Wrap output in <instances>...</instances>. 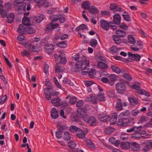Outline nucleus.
Returning a JSON list of instances; mask_svg holds the SVG:
<instances>
[{"label":"nucleus","mask_w":152,"mask_h":152,"mask_svg":"<svg viewBox=\"0 0 152 152\" xmlns=\"http://www.w3.org/2000/svg\"><path fill=\"white\" fill-rule=\"evenodd\" d=\"M83 60L78 61L76 63L75 67L71 69L72 71L78 72L80 71L84 66H88L90 63L89 60L85 59V57H83Z\"/></svg>","instance_id":"1"},{"label":"nucleus","mask_w":152,"mask_h":152,"mask_svg":"<svg viewBox=\"0 0 152 152\" xmlns=\"http://www.w3.org/2000/svg\"><path fill=\"white\" fill-rule=\"evenodd\" d=\"M129 86L131 88L134 89L136 90L137 93L140 94L144 95L148 97L150 96L149 93L144 89H140V85L139 84L137 83L130 85Z\"/></svg>","instance_id":"2"},{"label":"nucleus","mask_w":152,"mask_h":152,"mask_svg":"<svg viewBox=\"0 0 152 152\" xmlns=\"http://www.w3.org/2000/svg\"><path fill=\"white\" fill-rule=\"evenodd\" d=\"M115 89L118 93L122 94L126 91V85L123 82L117 83L115 84Z\"/></svg>","instance_id":"3"},{"label":"nucleus","mask_w":152,"mask_h":152,"mask_svg":"<svg viewBox=\"0 0 152 152\" xmlns=\"http://www.w3.org/2000/svg\"><path fill=\"white\" fill-rule=\"evenodd\" d=\"M84 121L91 127L96 126L98 123L97 120L93 116L88 115L86 118L85 119Z\"/></svg>","instance_id":"4"},{"label":"nucleus","mask_w":152,"mask_h":152,"mask_svg":"<svg viewBox=\"0 0 152 152\" xmlns=\"http://www.w3.org/2000/svg\"><path fill=\"white\" fill-rule=\"evenodd\" d=\"M116 104L115 106L116 109L118 110H121L123 109V105L126 107L127 105V102L125 101H122L120 99L118 98L116 100Z\"/></svg>","instance_id":"5"},{"label":"nucleus","mask_w":152,"mask_h":152,"mask_svg":"<svg viewBox=\"0 0 152 152\" xmlns=\"http://www.w3.org/2000/svg\"><path fill=\"white\" fill-rule=\"evenodd\" d=\"M77 112L78 115L80 116L84 121L85 119L86 118L88 115L87 114L84 109L81 107L77 108Z\"/></svg>","instance_id":"6"},{"label":"nucleus","mask_w":152,"mask_h":152,"mask_svg":"<svg viewBox=\"0 0 152 152\" xmlns=\"http://www.w3.org/2000/svg\"><path fill=\"white\" fill-rule=\"evenodd\" d=\"M128 54L129 57V59L137 61H139L141 58L140 56L138 54H134L129 52Z\"/></svg>","instance_id":"7"},{"label":"nucleus","mask_w":152,"mask_h":152,"mask_svg":"<svg viewBox=\"0 0 152 152\" xmlns=\"http://www.w3.org/2000/svg\"><path fill=\"white\" fill-rule=\"evenodd\" d=\"M100 23L101 26L102 28L106 31H107L109 30L110 26L109 22H107V21L105 20H101L100 21Z\"/></svg>","instance_id":"8"},{"label":"nucleus","mask_w":152,"mask_h":152,"mask_svg":"<svg viewBox=\"0 0 152 152\" xmlns=\"http://www.w3.org/2000/svg\"><path fill=\"white\" fill-rule=\"evenodd\" d=\"M45 48L48 54H51L53 52L54 48L52 44L47 43L45 46Z\"/></svg>","instance_id":"9"},{"label":"nucleus","mask_w":152,"mask_h":152,"mask_svg":"<svg viewBox=\"0 0 152 152\" xmlns=\"http://www.w3.org/2000/svg\"><path fill=\"white\" fill-rule=\"evenodd\" d=\"M86 101L88 102H91L94 104H96L98 102V100L96 97L91 95L86 97Z\"/></svg>","instance_id":"10"},{"label":"nucleus","mask_w":152,"mask_h":152,"mask_svg":"<svg viewBox=\"0 0 152 152\" xmlns=\"http://www.w3.org/2000/svg\"><path fill=\"white\" fill-rule=\"evenodd\" d=\"M76 137L79 139H83L85 137V133L81 129H78L76 133Z\"/></svg>","instance_id":"11"},{"label":"nucleus","mask_w":152,"mask_h":152,"mask_svg":"<svg viewBox=\"0 0 152 152\" xmlns=\"http://www.w3.org/2000/svg\"><path fill=\"white\" fill-rule=\"evenodd\" d=\"M121 17L119 14H115L113 15V21L114 24H119L121 22Z\"/></svg>","instance_id":"12"},{"label":"nucleus","mask_w":152,"mask_h":152,"mask_svg":"<svg viewBox=\"0 0 152 152\" xmlns=\"http://www.w3.org/2000/svg\"><path fill=\"white\" fill-rule=\"evenodd\" d=\"M61 99L59 97L53 98L51 100L52 104L54 106L58 107L61 106Z\"/></svg>","instance_id":"13"},{"label":"nucleus","mask_w":152,"mask_h":152,"mask_svg":"<svg viewBox=\"0 0 152 152\" xmlns=\"http://www.w3.org/2000/svg\"><path fill=\"white\" fill-rule=\"evenodd\" d=\"M130 114V112L129 110H126L122 112L119 115L120 117L124 118L126 120L129 117Z\"/></svg>","instance_id":"14"},{"label":"nucleus","mask_w":152,"mask_h":152,"mask_svg":"<svg viewBox=\"0 0 152 152\" xmlns=\"http://www.w3.org/2000/svg\"><path fill=\"white\" fill-rule=\"evenodd\" d=\"M51 116L53 119H56L58 117V114L57 110L53 108L51 111Z\"/></svg>","instance_id":"15"},{"label":"nucleus","mask_w":152,"mask_h":152,"mask_svg":"<svg viewBox=\"0 0 152 152\" xmlns=\"http://www.w3.org/2000/svg\"><path fill=\"white\" fill-rule=\"evenodd\" d=\"M128 100L130 104L132 105L135 106L137 104L139 103L138 99L135 97H129Z\"/></svg>","instance_id":"16"},{"label":"nucleus","mask_w":152,"mask_h":152,"mask_svg":"<svg viewBox=\"0 0 152 152\" xmlns=\"http://www.w3.org/2000/svg\"><path fill=\"white\" fill-rule=\"evenodd\" d=\"M115 33L117 36L121 37H124L126 34V32L124 30L120 29L116 30Z\"/></svg>","instance_id":"17"},{"label":"nucleus","mask_w":152,"mask_h":152,"mask_svg":"<svg viewBox=\"0 0 152 152\" xmlns=\"http://www.w3.org/2000/svg\"><path fill=\"white\" fill-rule=\"evenodd\" d=\"M126 120L120 117L119 116L118 120L117 122V124L119 125L123 126H126Z\"/></svg>","instance_id":"18"},{"label":"nucleus","mask_w":152,"mask_h":152,"mask_svg":"<svg viewBox=\"0 0 152 152\" xmlns=\"http://www.w3.org/2000/svg\"><path fill=\"white\" fill-rule=\"evenodd\" d=\"M117 113H114L113 114L112 117L110 120V124H115L117 121Z\"/></svg>","instance_id":"19"},{"label":"nucleus","mask_w":152,"mask_h":152,"mask_svg":"<svg viewBox=\"0 0 152 152\" xmlns=\"http://www.w3.org/2000/svg\"><path fill=\"white\" fill-rule=\"evenodd\" d=\"M15 17V15L13 13L9 14L7 17V21L9 23H12Z\"/></svg>","instance_id":"20"},{"label":"nucleus","mask_w":152,"mask_h":152,"mask_svg":"<svg viewBox=\"0 0 152 152\" xmlns=\"http://www.w3.org/2000/svg\"><path fill=\"white\" fill-rule=\"evenodd\" d=\"M59 58L61 63L65 64L66 63V58L65 55L64 53L61 52L59 54Z\"/></svg>","instance_id":"21"},{"label":"nucleus","mask_w":152,"mask_h":152,"mask_svg":"<svg viewBox=\"0 0 152 152\" xmlns=\"http://www.w3.org/2000/svg\"><path fill=\"white\" fill-rule=\"evenodd\" d=\"M88 10L92 14L98 13L99 12V10L94 5L91 6L89 7Z\"/></svg>","instance_id":"22"},{"label":"nucleus","mask_w":152,"mask_h":152,"mask_svg":"<svg viewBox=\"0 0 152 152\" xmlns=\"http://www.w3.org/2000/svg\"><path fill=\"white\" fill-rule=\"evenodd\" d=\"M26 3H23L22 5L19 6L18 11L20 13H23V12L26 11Z\"/></svg>","instance_id":"23"},{"label":"nucleus","mask_w":152,"mask_h":152,"mask_svg":"<svg viewBox=\"0 0 152 152\" xmlns=\"http://www.w3.org/2000/svg\"><path fill=\"white\" fill-rule=\"evenodd\" d=\"M7 11L4 9V7L1 4H0V14L1 15L3 18H5L7 15Z\"/></svg>","instance_id":"24"},{"label":"nucleus","mask_w":152,"mask_h":152,"mask_svg":"<svg viewBox=\"0 0 152 152\" xmlns=\"http://www.w3.org/2000/svg\"><path fill=\"white\" fill-rule=\"evenodd\" d=\"M17 30L19 33L24 34L26 32V29L22 25L20 24Z\"/></svg>","instance_id":"25"},{"label":"nucleus","mask_w":152,"mask_h":152,"mask_svg":"<svg viewBox=\"0 0 152 152\" xmlns=\"http://www.w3.org/2000/svg\"><path fill=\"white\" fill-rule=\"evenodd\" d=\"M109 141L112 144H114L115 146L118 147L119 144V142L118 140H116L114 137H112L109 138Z\"/></svg>","instance_id":"26"},{"label":"nucleus","mask_w":152,"mask_h":152,"mask_svg":"<svg viewBox=\"0 0 152 152\" xmlns=\"http://www.w3.org/2000/svg\"><path fill=\"white\" fill-rule=\"evenodd\" d=\"M60 64V63H57L56 66L55 71L56 73L63 72L64 71V67L60 66H58Z\"/></svg>","instance_id":"27"},{"label":"nucleus","mask_w":152,"mask_h":152,"mask_svg":"<svg viewBox=\"0 0 152 152\" xmlns=\"http://www.w3.org/2000/svg\"><path fill=\"white\" fill-rule=\"evenodd\" d=\"M134 119L133 118H131L126 121V126H130L134 124Z\"/></svg>","instance_id":"28"},{"label":"nucleus","mask_w":152,"mask_h":152,"mask_svg":"<svg viewBox=\"0 0 152 152\" xmlns=\"http://www.w3.org/2000/svg\"><path fill=\"white\" fill-rule=\"evenodd\" d=\"M98 66L101 69H105L108 68L107 65L104 62L99 61L97 63Z\"/></svg>","instance_id":"29"},{"label":"nucleus","mask_w":152,"mask_h":152,"mask_svg":"<svg viewBox=\"0 0 152 152\" xmlns=\"http://www.w3.org/2000/svg\"><path fill=\"white\" fill-rule=\"evenodd\" d=\"M130 143L127 142H124L121 145V148L123 149H128L130 147Z\"/></svg>","instance_id":"30"},{"label":"nucleus","mask_w":152,"mask_h":152,"mask_svg":"<svg viewBox=\"0 0 152 152\" xmlns=\"http://www.w3.org/2000/svg\"><path fill=\"white\" fill-rule=\"evenodd\" d=\"M113 40L115 42L117 45H119L121 42V40L119 37L116 35H113Z\"/></svg>","instance_id":"31"},{"label":"nucleus","mask_w":152,"mask_h":152,"mask_svg":"<svg viewBox=\"0 0 152 152\" xmlns=\"http://www.w3.org/2000/svg\"><path fill=\"white\" fill-rule=\"evenodd\" d=\"M30 20L28 17H24L22 20V23L25 26H29L30 25L29 23Z\"/></svg>","instance_id":"32"},{"label":"nucleus","mask_w":152,"mask_h":152,"mask_svg":"<svg viewBox=\"0 0 152 152\" xmlns=\"http://www.w3.org/2000/svg\"><path fill=\"white\" fill-rule=\"evenodd\" d=\"M88 28L87 26L85 24H82L77 27L75 29V31H78L80 30H84Z\"/></svg>","instance_id":"33"},{"label":"nucleus","mask_w":152,"mask_h":152,"mask_svg":"<svg viewBox=\"0 0 152 152\" xmlns=\"http://www.w3.org/2000/svg\"><path fill=\"white\" fill-rule=\"evenodd\" d=\"M89 65L84 66L83 68L81 69L82 70L81 74L83 75H85L88 73L89 69Z\"/></svg>","instance_id":"34"},{"label":"nucleus","mask_w":152,"mask_h":152,"mask_svg":"<svg viewBox=\"0 0 152 152\" xmlns=\"http://www.w3.org/2000/svg\"><path fill=\"white\" fill-rule=\"evenodd\" d=\"M151 147H152V142H146L145 147L143 148V151L146 152L149 150Z\"/></svg>","instance_id":"35"},{"label":"nucleus","mask_w":152,"mask_h":152,"mask_svg":"<svg viewBox=\"0 0 152 152\" xmlns=\"http://www.w3.org/2000/svg\"><path fill=\"white\" fill-rule=\"evenodd\" d=\"M111 68L113 72L119 74L121 73L120 69L117 66L112 65L111 66Z\"/></svg>","instance_id":"36"},{"label":"nucleus","mask_w":152,"mask_h":152,"mask_svg":"<svg viewBox=\"0 0 152 152\" xmlns=\"http://www.w3.org/2000/svg\"><path fill=\"white\" fill-rule=\"evenodd\" d=\"M124 19L127 21H130L131 20V18L130 17V16L127 12H123L122 15Z\"/></svg>","instance_id":"37"},{"label":"nucleus","mask_w":152,"mask_h":152,"mask_svg":"<svg viewBox=\"0 0 152 152\" xmlns=\"http://www.w3.org/2000/svg\"><path fill=\"white\" fill-rule=\"evenodd\" d=\"M131 145H132L131 148H133V150L134 151H137L139 148L140 145L136 142H132L131 143Z\"/></svg>","instance_id":"38"},{"label":"nucleus","mask_w":152,"mask_h":152,"mask_svg":"<svg viewBox=\"0 0 152 152\" xmlns=\"http://www.w3.org/2000/svg\"><path fill=\"white\" fill-rule=\"evenodd\" d=\"M64 130L58 129L56 132V136L58 139L61 138L62 136Z\"/></svg>","instance_id":"39"},{"label":"nucleus","mask_w":152,"mask_h":152,"mask_svg":"<svg viewBox=\"0 0 152 152\" xmlns=\"http://www.w3.org/2000/svg\"><path fill=\"white\" fill-rule=\"evenodd\" d=\"M128 42L130 44L134 45L136 43V40L132 35H129L128 36Z\"/></svg>","instance_id":"40"},{"label":"nucleus","mask_w":152,"mask_h":152,"mask_svg":"<svg viewBox=\"0 0 152 152\" xmlns=\"http://www.w3.org/2000/svg\"><path fill=\"white\" fill-rule=\"evenodd\" d=\"M87 146L90 148H93L95 147V145L90 140H86Z\"/></svg>","instance_id":"41"},{"label":"nucleus","mask_w":152,"mask_h":152,"mask_svg":"<svg viewBox=\"0 0 152 152\" xmlns=\"http://www.w3.org/2000/svg\"><path fill=\"white\" fill-rule=\"evenodd\" d=\"M83 8L86 10H88L90 7V4L88 1H85L82 4Z\"/></svg>","instance_id":"42"},{"label":"nucleus","mask_w":152,"mask_h":152,"mask_svg":"<svg viewBox=\"0 0 152 152\" xmlns=\"http://www.w3.org/2000/svg\"><path fill=\"white\" fill-rule=\"evenodd\" d=\"M71 138V136L70 134L67 132H64V140L68 141Z\"/></svg>","instance_id":"43"},{"label":"nucleus","mask_w":152,"mask_h":152,"mask_svg":"<svg viewBox=\"0 0 152 152\" xmlns=\"http://www.w3.org/2000/svg\"><path fill=\"white\" fill-rule=\"evenodd\" d=\"M80 129V128L74 126H71L69 128V130L70 132L73 133L75 132L76 133L77 132V131L78 130V129Z\"/></svg>","instance_id":"44"},{"label":"nucleus","mask_w":152,"mask_h":152,"mask_svg":"<svg viewBox=\"0 0 152 152\" xmlns=\"http://www.w3.org/2000/svg\"><path fill=\"white\" fill-rule=\"evenodd\" d=\"M121 76L123 77L129 81H130L132 80V77L129 74L127 73H124L123 74L121 75Z\"/></svg>","instance_id":"45"},{"label":"nucleus","mask_w":152,"mask_h":152,"mask_svg":"<svg viewBox=\"0 0 152 152\" xmlns=\"http://www.w3.org/2000/svg\"><path fill=\"white\" fill-rule=\"evenodd\" d=\"M66 41H63L61 42L58 43L56 44L57 46L61 48H65L67 46Z\"/></svg>","instance_id":"46"},{"label":"nucleus","mask_w":152,"mask_h":152,"mask_svg":"<svg viewBox=\"0 0 152 152\" xmlns=\"http://www.w3.org/2000/svg\"><path fill=\"white\" fill-rule=\"evenodd\" d=\"M26 32L28 34H32L35 33V31L31 27H27L26 28Z\"/></svg>","instance_id":"47"},{"label":"nucleus","mask_w":152,"mask_h":152,"mask_svg":"<svg viewBox=\"0 0 152 152\" xmlns=\"http://www.w3.org/2000/svg\"><path fill=\"white\" fill-rule=\"evenodd\" d=\"M89 44L91 46L95 47L97 44V42L96 39H93L91 40Z\"/></svg>","instance_id":"48"},{"label":"nucleus","mask_w":152,"mask_h":152,"mask_svg":"<svg viewBox=\"0 0 152 152\" xmlns=\"http://www.w3.org/2000/svg\"><path fill=\"white\" fill-rule=\"evenodd\" d=\"M44 15L43 14H40V15L37 16L36 18V21L38 23H40L42 21L44 18Z\"/></svg>","instance_id":"49"},{"label":"nucleus","mask_w":152,"mask_h":152,"mask_svg":"<svg viewBox=\"0 0 152 152\" xmlns=\"http://www.w3.org/2000/svg\"><path fill=\"white\" fill-rule=\"evenodd\" d=\"M88 75L91 78H93L94 75H96V72L94 69H92L88 72Z\"/></svg>","instance_id":"50"},{"label":"nucleus","mask_w":152,"mask_h":152,"mask_svg":"<svg viewBox=\"0 0 152 152\" xmlns=\"http://www.w3.org/2000/svg\"><path fill=\"white\" fill-rule=\"evenodd\" d=\"M114 129L112 127H109L106 128L104 131V132L107 134H109L114 131Z\"/></svg>","instance_id":"51"},{"label":"nucleus","mask_w":152,"mask_h":152,"mask_svg":"<svg viewBox=\"0 0 152 152\" xmlns=\"http://www.w3.org/2000/svg\"><path fill=\"white\" fill-rule=\"evenodd\" d=\"M68 145L69 148L73 149L75 148L76 144L74 141L72 140L68 142Z\"/></svg>","instance_id":"52"},{"label":"nucleus","mask_w":152,"mask_h":152,"mask_svg":"<svg viewBox=\"0 0 152 152\" xmlns=\"http://www.w3.org/2000/svg\"><path fill=\"white\" fill-rule=\"evenodd\" d=\"M148 118L147 117L142 115L140 117L139 120V122L140 123H143L148 121Z\"/></svg>","instance_id":"53"},{"label":"nucleus","mask_w":152,"mask_h":152,"mask_svg":"<svg viewBox=\"0 0 152 152\" xmlns=\"http://www.w3.org/2000/svg\"><path fill=\"white\" fill-rule=\"evenodd\" d=\"M141 137L140 136V134L138 133H134L132 134V138L138 140Z\"/></svg>","instance_id":"54"},{"label":"nucleus","mask_w":152,"mask_h":152,"mask_svg":"<svg viewBox=\"0 0 152 152\" xmlns=\"http://www.w3.org/2000/svg\"><path fill=\"white\" fill-rule=\"evenodd\" d=\"M12 4L11 3H7L5 4L4 5L5 10L7 11V12L9 10L12 8Z\"/></svg>","instance_id":"55"},{"label":"nucleus","mask_w":152,"mask_h":152,"mask_svg":"<svg viewBox=\"0 0 152 152\" xmlns=\"http://www.w3.org/2000/svg\"><path fill=\"white\" fill-rule=\"evenodd\" d=\"M139 134H140L141 137L145 138H148V137L147 136H149L150 135L149 134L147 133L145 131H142Z\"/></svg>","instance_id":"56"},{"label":"nucleus","mask_w":152,"mask_h":152,"mask_svg":"<svg viewBox=\"0 0 152 152\" xmlns=\"http://www.w3.org/2000/svg\"><path fill=\"white\" fill-rule=\"evenodd\" d=\"M118 25L119 27L122 29L124 30L127 29L128 26L124 23H121L120 22Z\"/></svg>","instance_id":"57"},{"label":"nucleus","mask_w":152,"mask_h":152,"mask_svg":"<svg viewBox=\"0 0 152 152\" xmlns=\"http://www.w3.org/2000/svg\"><path fill=\"white\" fill-rule=\"evenodd\" d=\"M77 98L75 97H70L69 98L70 103L72 104H75L77 101Z\"/></svg>","instance_id":"58"},{"label":"nucleus","mask_w":152,"mask_h":152,"mask_svg":"<svg viewBox=\"0 0 152 152\" xmlns=\"http://www.w3.org/2000/svg\"><path fill=\"white\" fill-rule=\"evenodd\" d=\"M133 127L134 128V132L137 133H139V132L141 130L142 128V127L141 126H139L138 127L136 126H134Z\"/></svg>","instance_id":"59"},{"label":"nucleus","mask_w":152,"mask_h":152,"mask_svg":"<svg viewBox=\"0 0 152 152\" xmlns=\"http://www.w3.org/2000/svg\"><path fill=\"white\" fill-rule=\"evenodd\" d=\"M98 100L100 101H104L105 100V97L104 96V94H100L98 96Z\"/></svg>","instance_id":"60"},{"label":"nucleus","mask_w":152,"mask_h":152,"mask_svg":"<svg viewBox=\"0 0 152 152\" xmlns=\"http://www.w3.org/2000/svg\"><path fill=\"white\" fill-rule=\"evenodd\" d=\"M109 80H110L115 81L117 80V78L116 75H111L109 77Z\"/></svg>","instance_id":"61"},{"label":"nucleus","mask_w":152,"mask_h":152,"mask_svg":"<svg viewBox=\"0 0 152 152\" xmlns=\"http://www.w3.org/2000/svg\"><path fill=\"white\" fill-rule=\"evenodd\" d=\"M146 71L145 74L151 76L152 74V69L146 68L145 69Z\"/></svg>","instance_id":"62"},{"label":"nucleus","mask_w":152,"mask_h":152,"mask_svg":"<svg viewBox=\"0 0 152 152\" xmlns=\"http://www.w3.org/2000/svg\"><path fill=\"white\" fill-rule=\"evenodd\" d=\"M110 116L109 115L105 114L104 117L101 121L103 122H105L109 120L110 118Z\"/></svg>","instance_id":"63"},{"label":"nucleus","mask_w":152,"mask_h":152,"mask_svg":"<svg viewBox=\"0 0 152 152\" xmlns=\"http://www.w3.org/2000/svg\"><path fill=\"white\" fill-rule=\"evenodd\" d=\"M84 103V102L83 101L80 100L77 102L76 103V106L77 107H80L83 105Z\"/></svg>","instance_id":"64"}]
</instances>
